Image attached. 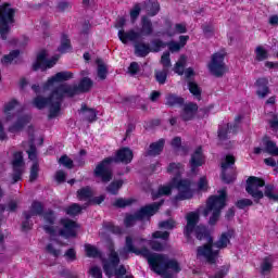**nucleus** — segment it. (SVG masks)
<instances>
[{
	"label": "nucleus",
	"instance_id": "f257e3e1",
	"mask_svg": "<svg viewBox=\"0 0 278 278\" xmlns=\"http://www.w3.org/2000/svg\"><path fill=\"white\" fill-rule=\"evenodd\" d=\"M134 162V151L127 147L121 148L114 156L104 157L93 169V175L101 179L102 184H110L114 179L112 164H131Z\"/></svg>",
	"mask_w": 278,
	"mask_h": 278
},
{
	"label": "nucleus",
	"instance_id": "f03ea898",
	"mask_svg": "<svg viewBox=\"0 0 278 278\" xmlns=\"http://www.w3.org/2000/svg\"><path fill=\"white\" fill-rule=\"evenodd\" d=\"M197 240H206V243L197 248V257H204L207 264L214 265L220 255L219 250H214V237L204 225H198L193 229Z\"/></svg>",
	"mask_w": 278,
	"mask_h": 278
},
{
	"label": "nucleus",
	"instance_id": "7ed1b4c3",
	"mask_svg": "<svg viewBox=\"0 0 278 278\" xmlns=\"http://www.w3.org/2000/svg\"><path fill=\"white\" fill-rule=\"evenodd\" d=\"M245 191L254 199L255 203H260L264 195L269 201H278V194L275 193V185H266V180L257 176H250L247 179Z\"/></svg>",
	"mask_w": 278,
	"mask_h": 278
},
{
	"label": "nucleus",
	"instance_id": "20e7f679",
	"mask_svg": "<svg viewBox=\"0 0 278 278\" xmlns=\"http://www.w3.org/2000/svg\"><path fill=\"white\" fill-rule=\"evenodd\" d=\"M62 101H64V93L62 91V87L59 85L51 91L49 97H35L33 104L37 110H45V108L49 106L50 110L48 117L51 119L58 117V114H60L62 110Z\"/></svg>",
	"mask_w": 278,
	"mask_h": 278
},
{
	"label": "nucleus",
	"instance_id": "39448f33",
	"mask_svg": "<svg viewBox=\"0 0 278 278\" xmlns=\"http://www.w3.org/2000/svg\"><path fill=\"white\" fill-rule=\"evenodd\" d=\"M218 194H214L207 198L206 206L203 211V216H210V212H213L210 219L208 225L214 227L220 218V214H223V210L227 207V189H220L217 191Z\"/></svg>",
	"mask_w": 278,
	"mask_h": 278
},
{
	"label": "nucleus",
	"instance_id": "423d86ee",
	"mask_svg": "<svg viewBox=\"0 0 278 278\" xmlns=\"http://www.w3.org/2000/svg\"><path fill=\"white\" fill-rule=\"evenodd\" d=\"M162 205H164V200L146 204L141 206L137 212H135V214H126L124 218L125 227H134L138 220H151V217L155 216V214L160 212Z\"/></svg>",
	"mask_w": 278,
	"mask_h": 278
},
{
	"label": "nucleus",
	"instance_id": "0eeeda50",
	"mask_svg": "<svg viewBox=\"0 0 278 278\" xmlns=\"http://www.w3.org/2000/svg\"><path fill=\"white\" fill-rule=\"evenodd\" d=\"M149 265L151 269L156 273V275L169 274L167 270H173L174 273H181V266L177 260H167L162 254H154L149 257Z\"/></svg>",
	"mask_w": 278,
	"mask_h": 278
},
{
	"label": "nucleus",
	"instance_id": "6e6552de",
	"mask_svg": "<svg viewBox=\"0 0 278 278\" xmlns=\"http://www.w3.org/2000/svg\"><path fill=\"white\" fill-rule=\"evenodd\" d=\"M9 2H4L0 5V38L1 40H8V34H10L11 27L14 23V16H16V9L10 8Z\"/></svg>",
	"mask_w": 278,
	"mask_h": 278
},
{
	"label": "nucleus",
	"instance_id": "1a4fd4ad",
	"mask_svg": "<svg viewBox=\"0 0 278 278\" xmlns=\"http://www.w3.org/2000/svg\"><path fill=\"white\" fill-rule=\"evenodd\" d=\"M61 90L63 92V97H68L73 99V97H77V94H86L89 90H92L94 86V81L90 77H83L78 85H67L61 84Z\"/></svg>",
	"mask_w": 278,
	"mask_h": 278
},
{
	"label": "nucleus",
	"instance_id": "9d476101",
	"mask_svg": "<svg viewBox=\"0 0 278 278\" xmlns=\"http://www.w3.org/2000/svg\"><path fill=\"white\" fill-rule=\"evenodd\" d=\"M172 188L178 190V194L176 199L178 201H187L188 199H192L194 197V192L192 191V180L188 178H179L174 177L172 179Z\"/></svg>",
	"mask_w": 278,
	"mask_h": 278
},
{
	"label": "nucleus",
	"instance_id": "9b49d317",
	"mask_svg": "<svg viewBox=\"0 0 278 278\" xmlns=\"http://www.w3.org/2000/svg\"><path fill=\"white\" fill-rule=\"evenodd\" d=\"M59 60L60 58L58 55H54L51 59H48L47 51L42 49L40 52L37 53L36 60L31 64V71L34 73H38V71H41V73H45L46 71H49V68H53V66L58 64Z\"/></svg>",
	"mask_w": 278,
	"mask_h": 278
},
{
	"label": "nucleus",
	"instance_id": "f8f14e48",
	"mask_svg": "<svg viewBox=\"0 0 278 278\" xmlns=\"http://www.w3.org/2000/svg\"><path fill=\"white\" fill-rule=\"evenodd\" d=\"M225 53L215 52L212 54L208 63V71L214 77H223L227 73V65L225 64Z\"/></svg>",
	"mask_w": 278,
	"mask_h": 278
},
{
	"label": "nucleus",
	"instance_id": "ddd939ff",
	"mask_svg": "<svg viewBox=\"0 0 278 278\" xmlns=\"http://www.w3.org/2000/svg\"><path fill=\"white\" fill-rule=\"evenodd\" d=\"M121 264V256L118 252L114 249V244L109 247V261L103 262V270L106 277H112L114 275V268H118Z\"/></svg>",
	"mask_w": 278,
	"mask_h": 278
},
{
	"label": "nucleus",
	"instance_id": "4468645a",
	"mask_svg": "<svg viewBox=\"0 0 278 278\" xmlns=\"http://www.w3.org/2000/svg\"><path fill=\"white\" fill-rule=\"evenodd\" d=\"M186 220L187 225L184 228V236L188 243H192V233H194L195 227H199V212H189L186 215Z\"/></svg>",
	"mask_w": 278,
	"mask_h": 278
},
{
	"label": "nucleus",
	"instance_id": "2eb2a0df",
	"mask_svg": "<svg viewBox=\"0 0 278 278\" xmlns=\"http://www.w3.org/2000/svg\"><path fill=\"white\" fill-rule=\"evenodd\" d=\"M61 224L64 228L59 231V236L65 238V240H68V238H77V230H75L79 227L77 222L71 218H65L61 219Z\"/></svg>",
	"mask_w": 278,
	"mask_h": 278
},
{
	"label": "nucleus",
	"instance_id": "dca6fc26",
	"mask_svg": "<svg viewBox=\"0 0 278 278\" xmlns=\"http://www.w3.org/2000/svg\"><path fill=\"white\" fill-rule=\"evenodd\" d=\"M13 174L12 184H18L23 180V152H15L13 154Z\"/></svg>",
	"mask_w": 278,
	"mask_h": 278
},
{
	"label": "nucleus",
	"instance_id": "f3484780",
	"mask_svg": "<svg viewBox=\"0 0 278 278\" xmlns=\"http://www.w3.org/2000/svg\"><path fill=\"white\" fill-rule=\"evenodd\" d=\"M236 164V156L232 154H227L225 156L224 162H222L220 168H222V181L224 184H233L235 177L233 175H227V169L231 168Z\"/></svg>",
	"mask_w": 278,
	"mask_h": 278
},
{
	"label": "nucleus",
	"instance_id": "a211bd4d",
	"mask_svg": "<svg viewBox=\"0 0 278 278\" xmlns=\"http://www.w3.org/2000/svg\"><path fill=\"white\" fill-rule=\"evenodd\" d=\"M191 173H195L197 168L205 164V156L203 155V147L199 146L191 154L189 161Z\"/></svg>",
	"mask_w": 278,
	"mask_h": 278
},
{
	"label": "nucleus",
	"instance_id": "6ab92c4d",
	"mask_svg": "<svg viewBox=\"0 0 278 278\" xmlns=\"http://www.w3.org/2000/svg\"><path fill=\"white\" fill-rule=\"evenodd\" d=\"M126 247L128 251L134 253L135 255H141L142 257H148V264H149V257H153L155 254H151V251H149V248L143 247L141 249L136 248L134 244V238L131 236L126 237Z\"/></svg>",
	"mask_w": 278,
	"mask_h": 278
},
{
	"label": "nucleus",
	"instance_id": "aec40b11",
	"mask_svg": "<svg viewBox=\"0 0 278 278\" xmlns=\"http://www.w3.org/2000/svg\"><path fill=\"white\" fill-rule=\"evenodd\" d=\"M68 79H73L72 72H58L54 76L48 78V80L43 84V88L45 90H49L53 84L68 81Z\"/></svg>",
	"mask_w": 278,
	"mask_h": 278
},
{
	"label": "nucleus",
	"instance_id": "412c9836",
	"mask_svg": "<svg viewBox=\"0 0 278 278\" xmlns=\"http://www.w3.org/2000/svg\"><path fill=\"white\" fill-rule=\"evenodd\" d=\"M197 112H199V104L189 102L184 105L182 112L180 113V118L188 123L190 121H194V116H197Z\"/></svg>",
	"mask_w": 278,
	"mask_h": 278
},
{
	"label": "nucleus",
	"instance_id": "4be33fe9",
	"mask_svg": "<svg viewBox=\"0 0 278 278\" xmlns=\"http://www.w3.org/2000/svg\"><path fill=\"white\" fill-rule=\"evenodd\" d=\"M231 238H236V230L228 229L227 231L222 232L213 247H216V249H227V245L231 244Z\"/></svg>",
	"mask_w": 278,
	"mask_h": 278
},
{
	"label": "nucleus",
	"instance_id": "5701e85b",
	"mask_svg": "<svg viewBox=\"0 0 278 278\" xmlns=\"http://www.w3.org/2000/svg\"><path fill=\"white\" fill-rule=\"evenodd\" d=\"M165 144L166 139L164 138L159 139L156 142L150 143L148 150L146 151V155L149 157H157V155H162Z\"/></svg>",
	"mask_w": 278,
	"mask_h": 278
},
{
	"label": "nucleus",
	"instance_id": "b1692460",
	"mask_svg": "<svg viewBox=\"0 0 278 278\" xmlns=\"http://www.w3.org/2000/svg\"><path fill=\"white\" fill-rule=\"evenodd\" d=\"M256 94L258 99H266L270 94V87H268V78L261 77L255 81Z\"/></svg>",
	"mask_w": 278,
	"mask_h": 278
},
{
	"label": "nucleus",
	"instance_id": "393cba45",
	"mask_svg": "<svg viewBox=\"0 0 278 278\" xmlns=\"http://www.w3.org/2000/svg\"><path fill=\"white\" fill-rule=\"evenodd\" d=\"M31 121V116L29 115H22L17 117L16 122L9 127L10 134H16L25 129L26 125H29Z\"/></svg>",
	"mask_w": 278,
	"mask_h": 278
},
{
	"label": "nucleus",
	"instance_id": "a878e982",
	"mask_svg": "<svg viewBox=\"0 0 278 278\" xmlns=\"http://www.w3.org/2000/svg\"><path fill=\"white\" fill-rule=\"evenodd\" d=\"M117 36L123 45H127L129 41L136 42V40L140 38V34H138V31L134 29H130L128 31H125V29H121L118 30Z\"/></svg>",
	"mask_w": 278,
	"mask_h": 278
},
{
	"label": "nucleus",
	"instance_id": "bb28decb",
	"mask_svg": "<svg viewBox=\"0 0 278 278\" xmlns=\"http://www.w3.org/2000/svg\"><path fill=\"white\" fill-rule=\"evenodd\" d=\"M137 34H139V38H142V36H153V22H151V18L148 16L141 17V28Z\"/></svg>",
	"mask_w": 278,
	"mask_h": 278
},
{
	"label": "nucleus",
	"instance_id": "cd10ccee",
	"mask_svg": "<svg viewBox=\"0 0 278 278\" xmlns=\"http://www.w3.org/2000/svg\"><path fill=\"white\" fill-rule=\"evenodd\" d=\"M186 103V100L182 97L177 96V93H167L165 96V105L167 108H177Z\"/></svg>",
	"mask_w": 278,
	"mask_h": 278
},
{
	"label": "nucleus",
	"instance_id": "c85d7f7f",
	"mask_svg": "<svg viewBox=\"0 0 278 278\" xmlns=\"http://www.w3.org/2000/svg\"><path fill=\"white\" fill-rule=\"evenodd\" d=\"M173 180L168 186H160L156 192H152V199L153 201H156V199H160V197H168L173 193Z\"/></svg>",
	"mask_w": 278,
	"mask_h": 278
},
{
	"label": "nucleus",
	"instance_id": "c756f323",
	"mask_svg": "<svg viewBox=\"0 0 278 278\" xmlns=\"http://www.w3.org/2000/svg\"><path fill=\"white\" fill-rule=\"evenodd\" d=\"M135 53L138 58H147L151 53V46L144 42L135 43Z\"/></svg>",
	"mask_w": 278,
	"mask_h": 278
},
{
	"label": "nucleus",
	"instance_id": "7c9ffc66",
	"mask_svg": "<svg viewBox=\"0 0 278 278\" xmlns=\"http://www.w3.org/2000/svg\"><path fill=\"white\" fill-rule=\"evenodd\" d=\"M136 200L134 198L124 199V198H117L113 202V207H116L117 210H125V207H131Z\"/></svg>",
	"mask_w": 278,
	"mask_h": 278
},
{
	"label": "nucleus",
	"instance_id": "2f4dec72",
	"mask_svg": "<svg viewBox=\"0 0 278 278\" xmlns=\"http://www.w3.org/2000/svg\"><path fill=\"white\" fill-rule=\"evenodd\" d=\"M124 184H125V181H123V179L113 180L106 187V192H109V194H113V197H116V194H118V191L121 190V188H123Z\"/></svg>",
	"mask_w": 278,
	"mask_h": 278
},
{
	"label": "nucleus",
	"instance_id": "473e14b6",
	"mask_svg": "<svg viewBox=\"0 0 278 278\" xmlns=\"http://www.w3.org/2000/svg\"><path fill=\"white\" fill-rule=\"evenodd\" d=\"M73 49V46H71V39L68 38V35L63 34L61 37V45L58 48L59 53H67Z\"/></svg>",
	"mask_w": 278,
	"mask_h": 278
},
{
	"label": "nucleus",
	"instance_id": "72a5a7b5",
	"mask_svg": "<svg viewBox=\"0 0 278 278\" xmlns=\"http://www.w3.org/2000/svg\"><path fill=\"white\" fill-rule=\"evenodd\" d=\"M78 112H83V113L87 112L86 121H88L89 123H94L97 121V114H98L97 110L90 109L86 104H83Z\"/></svg>",
	"mask_w": 278,
	"mask_h": 278
},
{
	"label": "nucleus",
	"instance_id": "f704fd0d",
	"mask_svg": "<svg viewBox=\"0 0 278 278\" xmlns=\"http://www.w3.org/2000/svg\"><path fill=\"white\" fill-rule=\"evenodd\" d=\"M229 134H231L229 130V123L218 126V140H220L222 142H225V140H229Z\"/></svg>",
	"mask_w": 278,
	"mask_h": 278
},
{
	"label": "nucleus",
	"instance_id": "c9c22d12",
	"mask_svg": "<svg viewBox=\"0 0 278 278\" xmlns=\"http://www.w3.org/2000/svg\"><path fill=\"white\" fill-rule=\"evenodd\" d=\"M146 8L149 16H157L160 13V2L157 1H149L146 3Z\"/></svg>",
	"mask_w": 278,
	"mask_h": 278
},
{
	"label": "nucleus",
	"instance_id": "e433bc0d",
	"mask_svg": "<svg viewBox=\"0 0 278 278\" xmlns=\"http://www.w3.org/2000/svg\"><path fill=\"white\" fill-rule=\"evenodd\" d=\"M31 214L35 216H42L45 214V205L40 201H33L30 205Z\"/></svg>",
	"mask_w": 278,
	"mask_h": 278
},
{
	"label": "nucleus",
	"instance_id": "4c0bfd02",
	"mask_svg": "<svg viewBox=\"0 0 278 278\" xmlns=\"http://www.w3.org/2000/svg\"><path fill=\"white\" fill-rule=\"evenodd\" d=\"M83 210L84 207H81V205H79L78 203H73L65 208V214H67V216H79Z\"/></svg>",
	"mask_w": 278,
	"mask_h": 278
},
{
	"label": "nucleus",
	"instance_id": "58836bf2",
	"mask_svg": "<svg viewBox=\"0 0 278 278\" xmlns=\"http://www.w3.org/2000/svg\"><path fill=\"white\" fill-rule=\"evenodd\" d=\"M85 251H86L87 257L97 258V257H101V255H102L101 251H99V249H97V247H94L90 243L85 244Z\"/></svg>",
	"mask_w": 278,
	"mask_h": 278
},
{
	"label": "nucleus",
	"instance_id": "ea45409f",
	"mask_svg": "<svg viewBox=\"0 0 278 278\" xmlns=\"http://www.w3.org/2000/svg\"><path fill=\"white\" fill-rule=\"evenodd\" d=\"M151 53H160V51H162V49H165L168 43L163 41L162 39H153L151 41Z\"/></svg>",
	"mask_w": 278,
	"mask_h": 278
},
{
	"label": "nucleus",
	"instance_id": "a19ab883",
	"mask_svg": "<svg viewBox=\"0 0 278 278\" xmlns=\"http://www.w3.org/2000/svg\"><path fill=\"white\" fill-rule=\"evenodd\" d=\"M16 105H18V100L16 99H12L4 105V114L7 115V121H12V114L10 112H12Z\"/></svg>",
	"mask_w": 278,
	"mask_h": 278
},
{
	"label": "nucleus",
	"instance_id": "79ce46f5",
	"mask_svg": "<svg viewBox=\"0 0 278 278\" xmlns=\"http://www.w3.org/2000/svg\"><path fill=\"white\" fill-rule=\"evenodd\" d=\"M98 64V77L102 81L108 79V65L102 63L100 60L97 61Z\"/></svg>",
	"mask_w": 278,
	"mask_h": 278
},
{
	"label": "nucleus",
	"instance_id": "37998d69",
	"mask_svg": "<svg viewBox=\"0 0 278 278\" xmlns=\"http://www.w3.org/2000/svg\"><path fill=\"white\" fill-rule=\"evenodd\" d=\"M21 55V50H12L9 54L3 55L2 64H12Z\"/></svg>",
	"mask_w": 278,
	"mask_h": 278
},
{
	"label": "nucleus",
	"instance_id": "c03bdc74",
	"mask_svg": "<svg viewBox=\"0 0 278 278\" xmlns=\"http://www.w3.org/2000/svg\"><path fill=\"white\" fill-rule=\"evenodd\" d=\"M189 92L195 97V99H201V87L195 81L188 83Z\"/></svg>",
	"mask_w": 278,
	"mask_h": 278
},
{
	"label": "nucleus",
	"instance_id": "a18cd8bd",
	"mask_svg": "<svg viewBox=\"0 0 278 278\" xmlns=\"http://www.w3.org/2000/svg\"><path fill=\"white\" fill-rule=\"evenodd\" d=\"M166 79H168V70L155 72V80L157 84L164 86V84H166Z\"/></svg>",
	"mask_w": 278,
	"mask_h": 278
},
{
	"label": "nucleus",
	"instance_id": "49530a36",
	"mask_svg": "<svg viewBox=\"0 0 278 278\" xmlns=\"http://www.w3.org/2000/svg\"><path fill=\"white\" fill-rule=\"evenodd\" d=\"M255 53H256L257 62H264V60H268V51H266L264 47L262 46L256 47Z\"/></svg>",
	"mask_w": 278,
	"mask_h": 278
},
{
	"label": "nucleus",
	"instance_id": "de8ad7c7",
	"mask_svg": "<svg viewBox=\"0 0 278 278\" xmlns=\"http://www.w3.org/2000/svg\"><path fill=\"white\" fill-rule=\"evenodd\" d=\"M161 64L163 70L168 71L173 66L170 63V52H164L161 56Z\"/></svg>",
	"mask_w": 278,
	"mask_h": 278
},
{
	"label": "nucleus",
	"instance_id": "09e8293b",
	"mask_svg": "<svg viewBox=\"0 0 278 278\" xmlns=\"http://www.w3.org/2000/svg\"><path fill=\"white\" fill-rule=\"evenodd\" d=\"M77 197L80 201L84 199H92V190L88 187H84L77 191Z\"/></svg>",
	"mask_w": 278,
	"mask_h": 278
},
{
	"label": "nucleus",
	"instance_id": "8fccbe9b",
	"mask_svg": "<svg viewBox=\"0 0 278 278\" xmlns=\"http://www.w3.org/2000/svg\"><path fill=\"white\" fill-rule=\"evenodd\" d=\"M186 68V58L181 56L179 61L176 62L174 66V72L177 75H184V70Z\"/></svg>",
	"mask_w": 278,
	"mask_h": 278
},
{
	"label": "nucleus",
	"instance_id": "3c124183",
	"mask_svg": "<svg viewBox=\"0 0 278 278\" xmlns=\"http://www.w3.org/2000/svg\"><path fill=\"white\" fill-rule=\"evenodd\" d=\"M262 273H270L273 270V258L266 256L261 265Z\"/></svg>",
	"mask_w": 278,
	"mask_h": 278
},
{
	"label": "nucleus",
	"instance_id": "603ef678",
	"mask_svg": "<svg viewBox=\"0 0 278 278\" xmlns=\"http://www.w3.org/2000/svg\"><path fill=\"white\" fill-rule=\"evenodd\" d=\"M45 223L48 225H55V212L53 210H49L42 214Z\"/></svg>",
	"mask_w": 278,
	"mask_h": 278
},
{
	"label": "nucleus",
	"instance_id": "864d4df0",
	"mask_svg": "<svg viewBox=\"0 0 278 278\" xmlns=\"http://www.w3.org/2000/svg\"><path fill=\"white\" fill-rule=\"evenodd\" d=\"M184 165L181 163H169L167 166V173H176L178 177H181V168Z\"/></svg>",
	"mask_w": 278,
	"mask_h": 278
},
{
	"label": "nucleus",
	"instance_id": "5fc2aeb1",
	"mask_svg": "<svg viewBox=\"0 0 278 278\" xmlns=\"http://www.w3.org/2000/svg\"><path fill=\"white\" fill-rule=\"evenodd\" d=\"M40 170V165L38 163H34L30 167V175H29V181L34 182L36 179H38V173Z\"/></svg>",
	"mask_w": 278,
	"mask_h": 278
},
{
	"label": "nucleus",
	"instance_id": "6e6d98bb",
	"mask_svg": "<svg viewBox=\"0 0 278 278\" xmlns=\"http://www.w3.org/2000/svg\"><path fill=\"white\" fill-rule=\"evenodd\" d=\"M226 275H229V265L222 266L214 276H211L210 278H225Z\"/></svg>",
	"mask_w": 278,
	"mask_h": 278
},
{
	"label": "nucleus",
	"instance_id": "4d7b16f0",
	"mask_svg": "<svg viewBox=\"0 0 278 278\" xmlns=\"http://www.w3.org/2000/svg\"><path fill=\"white\" fill-rule=\"evenodd\" d=\"M152 238H154V240H168L170 232L156 230L152 233Z\"/></svg>",
	"mask_w": 278,
	"mask_h": 278
},
{
	"label": "nucleus",
	"instance_id": "13d9d810",
	"mask_svg": "<svg viewBox=\"0 0 278 278\" xmlns=\"http://www.w3.org/2000/svg\"><path fill=\"white\" fill-rule=\"evenodd\" d=\"M59 164H62L65 166V168H73L75 165L73 163V161L71 160V157H68V155H62L59 160Z\"/></svg>",
	"mask_w": 278,
	"mask_h": 278
},
{
	"label": "nucleus",
	"instance_id": "bf43d9fd",
	"mask_svg": "<svg viewBox=\"0 0 278 278\" xmlns=\"http://www.w3.org/2000/svg\"><path fill=\"white\" fill-rule=\"evenodd\" d=\"M72 8L73 5L67 0H62L56 5L59 12H68V10H71Z\"/></svg>",
	"mask_w": 278,
	"mask_h": 278
},
{
	"label": "nucleus",
	"instance_id": "052dcab7",
	"mask_svg": "<svg viewBox=\"0 0 278 278\" xmlns=\"http://www.w3.org/2000/svg\"><path fill=\"white\" fill-rule=\"evenodd\" d=\"M251 205H253V201L250 199H241L236 202V207H238V210H244V207H249Z\"/></svg>",
	"mask_w": 278,
	"mask_h": 278
},
{
	"label": "nucleus",
	"instance_id": "680f3d73",
	"mask_svg": "<svg viewBox=\"0 0 278 278\" xmlns=\"http://www.w3.org/2000/svg\"><path fill=\"white\" fill-rule=\"evenodd\" d=\"M208 188L207 178L205 176L201 177L198 181V190L200 192H207Z\"/></svg>",
	"mask_w": 278,
	"mask_h": 278
},
{
	"label": "nucleus",
	"instance_id": "e2e57ef3",
	"mask_svg": "<svg viewBox=\"0 0 278 278\" xmlns=\"http://www.w3.org/2000/svg\"><path fill=\"white\" fill-rule=\"evenodd\" d=\"M140 12H142V8H140L139 3H136L130 11V18L131 21H137L138 16H140Z\"/></svg>",
	"mask_w": 278,
	"mask_h": 278
},
{
	"label": "nucleus",
	"instance_id": "0e129e2a",
	"mask_svg": "<svg viewBox=\"0 0 278 278\" xmlns=\"http://www.w3.org/2000/svg\"><path fill=\"white\" fill-rule=\"evenodd\" d=\"M160 229H175V220L173 219H166L161 223H159Z\"/></svg>",
	"mask_w": 278,
	"mask_h": 278
},
{
	"label": "nucleus",
	"instance_id": "69168bd1",
	"mask_svg": "<svg viewBox=\"0 0 278 278\" xmlns=\"http://www.w3.org/2000/svg\"><path fill=\"white\" fill-rule=\"evenodd\" d=\"M170 146L173 147V149H175L176 151H179V149H181L182 151H186L185 147H181V137H174L170 141Z\"/></svg>",
	"mask_w": 278,
	"mask_h": 278
},
{
	"label": "nucleus",
	"instance_id": "338daca9",
	"mask_svg": "<svg viewBox=\"0 0 278 278\" xmlns=\"http://www.w3.org/2000/svg\"><path fill=\"white\" fill-rule=\"evenodd\" d=\"M114 275L116 278H123L127 275V268L125 265H119L118 268L115 267Z\"/></svg>",
	"mask_w": 278,
	"mask_h": 278
},
{
	"label": "nucleus",
	"instance_id": "774afa93",
	"mask_svg": "<svg viewBox=\"0 0 278 278\" xmlns=\"http://www.w3.org/2000/svg\"><path fill=\"white\" fill-rule=\"evenodd\" d=\"M89 273L92 278H103V271H101L99 266L91 267Z\"/></svg>",
	"mask_w": 278,
	"mask_h": 278
}]
</instances>
